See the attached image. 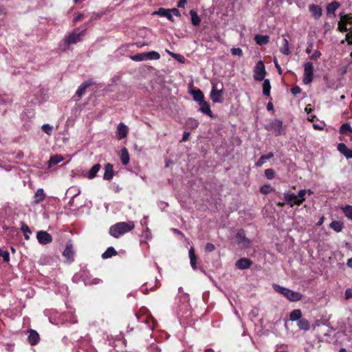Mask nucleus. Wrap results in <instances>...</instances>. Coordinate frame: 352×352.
<instances>
[{
  "instance_id": "f257e3e1",
  "label": "nucleus",
  "mask_w": 352,
  "mask_h": 352,
  "mask_svg": "<svg viewBox=\"0 0 352 352\" xmlns=\"http://www.w3.org/2000/svg\"><path fill=\"white\" fill-rule=\"evenodd\" d=\"M307 193L311 195L314 192L310 189H301L296 195L293 192L286 191L283 193L284 200L290 207L300 206L305 201V195Z\"/></svg>"
},
{
  "instance_id": "f03ea898",
  "label": "nucleus",
  "mask_w": 352,
  "mask_h": 352,
  "mask_svg": "<svg viewBox=\"0 0 352 352\" xmlns=\"http://www.w3.org/2000/svg\"><path fill=\"white\" fill-rule=\"evenodd\" d=\"M134 228L135 223L133 221L119 222L110 227L109 234L115 238H118L121 235L131 231Z\"/></svg>"
},
{
  "instance_id": "7ed1b4c3",
  "label": "nucleus",
  "mask_w": 352,
  "mask_h": 352,
  "mask_svg": "<svg viewBox=\"0 0 352 352\" xmlns=\"http://www.w3.org/2000/svg\"><path fill=\"white\" fill-rule=\"evenodd\" d=\"M273 288L276 292L284 296L289 301L296 302L302 299V295L300 292H294L277 284H274Z\"/></svg>"
},
{
  "instance_id": "20e7f679",
  "label": "nucleus",
  "mask_w": 352,
  "mask_h": 352,
  "mask_svg": "<svg viewBox=\"0 0 352 352\" xmlns=\"http://www.w3.org/2000/svg\"><path fill=\"white\" fill-rule=\"evenodd\" d=\"M78 28L74 29L72 32L69 33L67 36L65 37L64 42L67 49L69 48V45L81 42L82 41V37L86 34V28H85L80 32H78Z\"/></svg>"
},
{
  "instance_id": "39448f33",
  "label": "nucleus",
  "mask_w": 352,
  "mask_h": 352,
  "mask_svg": "<svg viewBox=\"0 0 352 352\" xmlns=\"http://www.w3.org/2000/svg\"><path fill=\"white\" fill-rule=\"evenodd\" d=\"M235 239L239 247L242 250L250 248L252 246V241L246 237L245 231L243 229L238 230Z\"/></svg>"
},
{
  "instance_id": "423d86ee",
  "label": "nucleus",
  "mask_w": 352,
  "mask_h": 352,
  "mask_svg": "<svg viewBox=\"0 0 352 352\" xmlns=\"http://www.w3.org/2000/svg\"><path fill=\"white\" fill-rule=\"evenodd\" d=\"M265 129L271 131L275 136L281 135L283 132V122L278 119H275Z\"/></svg>"
},
{
  "instance_id": "0eeeda50",
  "label": "nucleus",
  "mask_w": 352,
  "mask_h": 352,
  "mask_svg": "<svg viewBox=\"0 0 352 352\" xmlns=\"http://www.w3.org/2000/svg\"><path fill=\"white\" fill-rule=\"evenodd\" d=\"M314 76V65L311 62H307L304 65L303 82L305 85L311 83Z\"/></svg>"
},
{
  "instance_id": "6e6552de",
  "label": "nucleus",
  "mask_w": 352,
  "mask_h": 352,
  "mask_svg": "<svg viewBox=\"0 0 352 352\" xmlns=\"http://www.w3.org/2000/svg\"><path fill=\"white\" fill-rule=\"evenodd\" d=\"M63 257L69 263L74 261L75 251L72 240H69L65 245V248L62 253Z\"/></svg>"
},
{
  "instance_id": "1a4fd4ad",
  "label": "nucleus",
  "mask_w": 352,
  "mask_h": 352,
  "mask_svg": "<svg viewBox=\"0 0 352 352\" xmlns=\"http://www.w3.org/2000/svg\"><path fill=\"white\" fill-rule=\"evenodd\" d=\"M254 78L257 81H262L266 74L265 67L262 60L258 61L254 67Z\"/></svg>"
},
{
  "instance_id": "9d476101",
  "label": "nucleus",
  "mask_w": 352,
  "mask_h": 352,
  "mask_svg": "<svg viewBox=\"0 0 352 352\" xmlns=\"http://www.w3.org/2000/svg\"><path fill=\"white\" fill-rule=\"evenodd\" d=\"M36 238L38 243L41 245H47L52 241V236L46 231H38L36 233Z\"/></svg>"
},
{
  "instance_id": "9b49d317",
  "label": "nucleus",
  "mask_w": 352,
  "mask_h": 352,
  "mask_svg": "<svg viewBox=\"0 0 352 352\" xmlns=\"http://www.w3.org/2000/svg\"><path fill=\"white\" fill-rule=\"evenodd\" d=\"M253 262L248 258H241L236 262V267L239 270H246L250 268Z\"/></svg>"
},
{
  "instance_id": "f8f14e48",
  "label": "nucleus",
  "mask_w": 352,
  "mask_h": 352,
  "mask_svg": "<svg viewBox=\"0 0 352 352\" xmlns=\"http://www.w3.org/2000/svg\"><path fill=\"white\" fill-rule=\"evenodd\" d=\"M309 10L315 19H318L322 14V8L318 5L311 4L309 6Z\"/></svg>"
},
{
  "instance_id": "ddd939ff",
  "label": "nucleus",
  "mask_w": 352,
  "mask_h": 352,
  "mask_svg": "<svg viewBox=\"0 0 352 352\" xmlns=\"http://www.w3.org/2000/svg\"><path fill=\"white\" fill-rule=\"evenodd\" d=\"M28 332L29 336L28 337V340L29 343L32 346L37 344L40 341V336L38 332L34 329H30Z\"/></svg>"
},
{
  "instance_id": "4468645a",
  "label": "nucleus",
  "mask_w": 352,
  "mask_h": 352,
  "mask_svg": "<svg viewBox=\"0 0 352 352\" xmlns=\"http://www.w3.org/2000/svg\"><path fill=\"white\" fill-rule=\"evenodd\" d=\"M46 197L43 188H38L34 194V200L32 201L33 205H38L42 202Z\"/></svg>"
},
{
  "instance_id": "2eb2a0df",
  "label": "nucleus",
  "mask_w": 352,
  "mask_h": 352,
  "mask_svg": "<svg viewBox=\"0 0 352 352\" xmlns=\"http://www.w3.org/2000/svg\"><path fill=\"white\" fill-rule=\"evenodd\" d=\"M129 132L128 127L122 122L120 123L117 127L118 139L122 140L126 137Z\"/></svg>"
},
{
  "instance_id": "dca6fc26",
  "label": "nucleus",
  "mask_w": 352,
  "mask_h": 352,
  "mask_svg": "<svg viewBox=\"0 0 352 352\" xmlns=\"http://www.w3.org/2000/svg\"><path fill=\"white\" fill-rule=\"evenodd\" d=\"M114 176L113 166L110 163H107L104 166V173L103 179L104 180H111Z\"/></svg>"
},
{
  "instance_id": "f3484780",
  "label": "nucleus",
  "mask_w": 352,
  "mask_h": 352,
  "mask_svg": "<svg viewBox=\"0 0 352 352\" xmlns=\"http://www.w3.org/2000/svg\"><path fill=\"white\" fill-rule=\"evenodd\" d=\"M94 84V82L91 80H87L84 82L80 85V86L77 89L76 95L78 97L81 98L85 94L86 89Z\"/></svg>"
},
{
  "instance_id": "a211bd4d",
  "label": "nucleus",
  "mask_w": 352,
  "mask_h": 352,
  "mask_svg": "<svg viewBox=\"0 0 352 352\" xmlns=\"http://www.w3.org/2000/svg\"><path fill=\"white\" fill-rule=\"evenodd\" d=\"M210 97L213 102H221L222 100V90L217 89L216 86L213 85Z\"/></svg>"
},
{
  "instance_id": "6ab92c4d",
  "label": "nucleus",
  "mask_w": 352,
  "mask_h": 352,
  "mask_svg": "<svg viewBox=\"0 0 352 352\" xmlns=\"http://www.w3.org/2000/svg\"><path fill=\"white\" fill-rule=\"evenodd\" d=\"M338 150L347 159L352 158V149L349 148L345 144L340 143L338 145Z\"/></svg>"
},
{
  "instance_id": "aec40b11",
  "label": "nucleus",
  "mask_w": 352,
  "mask_h": 352,
  "mask_svg": "<svg viewBox=\"0 0 352 352\" xmlns=\"http://www.w3.org/2000/svg\"><path fill=\"white\" fill-rule=\"evenodd\" d=\"M340 6V3L338 1H334L327 6V16H330L333 14L334 16H336L335 12L336 10Z\"/></svg>"
},
{
  "instance_id": "412c9836",
  "label": "nucleus",
  "mask_w": 352,
  "mask_h": 352,
  "mask_svg": "<svg viewBox=\"0 0 352 352\" xmlns=\"http://www.w3.org/2000/svg\"><path fill=\"white\" fill-rule=\"evenodd\" d=\"M199 105H200V111L203 113L206 114V115L209 116L211 118L213 117L212 112V111L210 109V106L208 104V102H207L205 100H203L201 102H199Z\"/></svg>"
},
{
  "instance_id": "4be33fe9",
  "label": "nucleus",
  "mask_w": 352,
  "mask_h": 352,
  "mask_svg": "<svg viewBox=\"0 0 352 352\" xmlns=\"http://www.w3.org/2000/svg\"><path fill=\"white\" fill-rule=\"evenodd\" d=\"M120 160L123 165H127L129 163L130 157L127 148L124 147L121 149Z\"/></svg>"
},
{
  "instance_id": "5701e85b",
  "label": "nucleus",
  "mask_w": 352,
  "mask_h": 352,
  "mask_svg": "<svg viewBox=\"0 0 352 352\" xmlns=\"http://www.w3.org/2000/svg\"><path fill=\"white\" fill-rule=\"evenodd\" d=\"M100 168H101V166L100 164H94L91 168L89 171L88 172V173L87 175V177L89 179H94L96 176V175H97L98 172L100 170Z\"/></svg>"
},
{
  "instance_id": "b1692460",
  "label": "nucleus",
  "mask_w": 352,
  "mask_h": 352,
  "mask_svg": "<svg viewBox=\"0 0 352 352\" xmlns=\"http://www.w3.org/2000/svg\"><path fill=\"white\" fill-rule=\"evenodd\" d=\"M156 13L162 16L166 17L169 21H170L172 22L174 21V19H173L172 14L170 13V9L160 8Z\"/></svg>"
},
{
  "instance_id": "393cba45",
  "label": "nucleus",
  "mask_w": 352,
  "mask_h": 352,
  "mask_svg": "<svg viewBox=\"0 0 352 352\" xmlns=\"http://www.w3.org/2000/svg\"><path fill=\"white\" fill-rule=\"evenodd\" d=\"M254 40L258 45H264L269 43L270 36L267 35H256Z\"/></svg>"
},
{
  "instance_id": "a878e982",
  "label": "nucleus",
  "mask_w": 352,
  "mask_h": 352,
  "mask_svg": "<svg viewBox=\"0 0 352 352\" xmlns=\"http://www.w3.org/2000/svg\"><path fill=\"white\" fill-rule=\"evenodd\" d=\"M274 157V153L270 152L267 155H262L258 161L255 163L256 167H261L263 164L265 163L267 160L271 159Z\"/></svg>"
},
{
  "instance_id": "bb28decb",
  "label": "nucleus",
  "mask_w": 352,
  "mask_h": 352,
  "mask_svg": "<svg viewBox=\"0 0 352 352\" xmlns=\"http://www.w3.org/2000/svg\"><path fill=\"white\" fill-rule=\"evenodd\" d=\"M329 227L336 232H340L344 228V223L340 221H332L330 223Z\"/></svg>"
},
{
  "instance_id": "cd10ccee",
  "label": "nucleus",
  "mask_w": 352,
  "mask_h": 352,
  "mask_svg": "<svg viewBox=\"0 0 352 352\" xmlns=\"http://www.w3.org/2000/svg\"><path fill=\"white\" fill-rule=\"evenodd\" d=\"M63 160V157L60 155H54L50 157L48 161L49 167H52L58 164L59 162Z\"/></svg>"
},
{
  "instance_id": "c85d7f7f",
  "label": "nucleus",
  "mask_w": 352,
  "mask_h": 352,
  "mask_svg": "<svg viewBox=\"0 0 352 352\" xmlns=\"http://www.w3.org/2000/svg\"><path fill=\"white\" fill-rule=\"evenodd\" d=\"M142 322H145L151 329H154L157 324V320L151 316H146Z\"/></svg>"
},
{
  "instance_id": "c756f323",
  "label": "nucleus",
  "mask_w": 352,
  "mask_h": 352,
  "mask_svg": "<svg viewBox=\"0 0 352 352\" xmlns=\"http://www.w3.org/2000/svg\"><path fill=\"white\" fill-rule=\"evenodd\" d=\"M298 326L300 329L308 331L310 329V323L306 318H301L298 321Z\"/></svg>"
},
{
  "instance_id": "7c9ffc66",
  "label": "nucleus",
  "mask_w": 352,
  "mask_h": 352,
  "mask_svg": "<svg viewBox=\"0 0 352 352\" xmlns=\"http://www.w3.org/2000/svg\"><path fill=\"white\" fill-rule=\"evenodd\" d=\"M190 14L191 16L192 24L195 26H198L201 23V19L195 10H191L190 11Z\"/></svg>"
},
{
  "instance_id": "2f4dec72",
  "label": "nucleus",
  "mask_w": 352,
  "mask_h": 352,
  "mask_svg": "<svg viewBox=\"0 0 352 352\" xmlns=\"http://www.w3.org/2000/svg\"><path fill=\"white\" fill-rule=\"evenodd\" d=\"M192 96H193V99L197 101V102H201V101L204 100V94L203 92L200 90V89H196V90H193L192 91Z\"/></svg>"
},
{
  "instance_id": "473e14b6",
  "label": "nucleus",
  "mask_w": 352,
  "mask_h": 352,
  "mask_svg": "<svg viewBox=\"0 0 352 352\" xmlns=\"http://www.w3.org/2000/svg\"><path fill=\"white\" fill-rule=\"evenodd\" d=\"M116 250L113 247H109L107 250L102 254V258L104 259L109 258L113 256L117 255Z\"/></svg>"
},
{
  "instance_id": "72a5a7b5",
  "label": "nucleus",
  "mask_w": 352,
  "mask_h": 352,
  "mask_svg": "<svg viewBox=\"0 0 352 352\" xmlns=\"http://www.w3.org/2000/svg\"><path fill=\"white\" fill-rule=\"evenodd\" d=\"M189 257L190 260V265L194 270L197 269V256L195 254L193 248H191L189 250Z\"/></svg>"
},
{
  "instance_id": "f704fd0d",
  "label": "nucleus",
  "mask_w": 352,
  "mask_h": 352,
  "mask_svg": "<svg viewBox=\"0 0 352 352\" xmlns=\"http://www.w3.org/2000/svg\"><path fill=\"white\" fill-rule=\"evenodd\" d=\"M271 90L270 82L268 79H265L263 83V94L266 96H270Z\"/></svg>"
},
{
  "instance_id": "c9c22d12",
  "label": "nucleus",
  "mask_w": 352,
  "mask_h": 352,
  "mask_svg": "<svg viewBox=\"0 0 352 352\" xmlns=\"http://www.w3.org/2000/svg\"><path fill=\"white\" fill-rule=\"evenodd\" d=\"M340 132L342 134H352V128L350 126L349 123H344L341 125L340 128Z\"/></svg>"
},
{
  "instance_id": "e433bc0d",
  "label": "nucleus",
  "mask_w": 352,
  "mask_h": 352,
  "mask_svg": "<svg viewBox=\"0 0 352 352\" xmlns=\"http://www.w3.org/2000/svg\"><path fill=\"white\" fill-rule=\"evenodd\" d=\"M302 318V312L300 309L293 310L289 316V318L292 321L299 320Z\"/></svg>"
},
{
  "instance_id": "4c0bfd02",
  "label": "nucleus",
  "mask_w": 352,
  "mask_h": 352,
  "mask_svg": "<svg viewBox=\"0 0 352 352\" xmlns=\"http://www.w3.org/2000/svg\"><path fill=\"white\" fill-rule=\"evenodd\" d=\"M21 230L23 232L25 239L26 240H29L30 239L29 234H31L32 231L30 230L27 224H25V223L21 222Z\"/></svg>"
},
{
  "instance_id": "58836bf2",
  "label": "nucleus",
  "mask_w": 352,
  "mask_h": 352,
  "mask_svg": "<svg viewBox=\"0 0 352 352\" xmlns=\"http://www.w3.org/2000/svg\"><path fill=\"white\" fill-rule=\"evenodd\" d=\"M283 45L280 48V51L285 55L290 54L291 52L289 47V42L286 38L283 39Z\"/></svg>"
},
{
  "instance_id": "ea45409f",
  "label": "nucleus",
  "mask_w": 352,
  "mask_h": 352,
  "mask_svg": "<svg viewBox=\"0 0 352 352\" xmlns=\"http://www.w3.org/2000/svg\"><path fill=\"white\" fill-rule=\"evenodd\" d=\"M146 60H158L160 58V54L155 51L146 52Z\"/></svg>"
},
{
  "instance_id": "a19ab883",
  "label": "nucleus",
  "mask_w": 352,
  "mask_h": 352,
  "mask_svg": "<svg viewBox=\"0 0 352 352\" xmlns=\"http://www.w3.org/2000/svg\"><path fill=\"white\" fill-rule=\"evenodd\" d=\"M130 58L132 60L137 61V62L146 60V52L139 53V54H136L135 55H132L130 56Z\"/></svg>"
},
{
  "instance_id": "79ce46f5",
  "label": "nucleus",
  "mask_w": 352,
  "mask_h": 352,
  "mask_svg": "<svg viewBox=\"0 0 352 352\" xmlns=\"http://www.w3.org/2000/svg\"><path fill=\"white\" fill-rule=\"evenodd\" d=\"M275 189L269 184H265L260 188V192L263 195H268L272 192H274Z\"/></svg>"
},
{
  "instance_id": "37998d69",
  "label": "nucleus",
  "mask_w": 352,
  "mask_h": 352,
  "mask_svg": "<svg viewBox=\"0 0 352 352\" xmlns=\"http://www.w3.org/2000/svg\"><path fill=\"white\" fill-rule=\"evenodd\" d=\"M342 210L343 212L344 213L345 216L352 220V206L346 205L344 207L342 208Z\"/></svg>"
},
{
  "instance_id": "c03bdc74",
  "label": "nucleus",
  "mask_w": 352,
  "mask_h": 352,
  "mask_svg": "<svg viewBox=\"0 0 352 352\" xmlns=\"http://www.w3.org/2000/svg\"><path fill=\"white\" fill-rule=\"evenodd\" d=\"M0 257H2L3 261L6 263H8L10 261V254L8 251L0 249Z\"/></svg>"
},
{
  "instance_id": "a18cd8bd",
  "label": "nucleus",
  "mask_w": 352,
  "mask_h": 352,
  "mask_svg": "<svg viewBox=\"0 0 352 352\" xmlns=\"http://www.w3.org/2000/svg\"><path fill=\"white\" fill-rule=\"evenodd\" d=\"M265 175L268 179H272L275 177V171L273 168H267L265 170Z\"/></svg>"
},
{
  "instance_id": "49530a36",
  "label": "nucleus",
  "mask_w": 352,
  "mask_h": 352,
  "mask_svg": "<svg viewBox=\"0 0 352 352\" xmlns=\"http://www.w3.org/2000/svg\"><path fill=\"white\" fill-rule=\"evenodd\" d=\"M338 30L341 32H345L348 31L346 23L343 22V20H340L338 24Z\"/></svg>"
},
{
  "instance_id": "de8ad7c7",
  "label": "nucleus",
  "mask_w": 352,
  "mask_h": 352,
  "mask_svg": "<svg viewBox=\"0 0 352 352\" xmlns=\"http://www.w3.org/2000/svg\"><path fill=\"white\" fill-rule=\"evenodd\" d=\"M41 129L43 132H45L46 134H47L49 135H50L52 134V129H53L52 126L48 124H43L42 126Z\"/></svg>"
},
{
  "instance_id": "09e8293b",
  "label": "nucleus",
  "mask_w": 352,
  "mask_h": 352,
  "mask_svg": "<svg viewBox=\"0 0 352 352\" xmlns=\"http://www.w3.org/2000/svg\"><path fill=\"white\" fill-rule=\"evenodd\" d=\"M340 20H343V22L346 24L351 23H352V16H351V14L341 15Z\"/></svg>"
},
{
  "instance_id": "8fccbe9b",
  "label": "nucleus",
  "mask_w": 352,
  "mask_h": 352,
  "mask_svg": "<svg viewBox=\"0 0 352 352\" xmlns=\"http://www.w3.org/2000/svg\"><path fill=\"white\" fill-rule=\"evenodd\" d=\"M231 53L233 56H241L243 55V51L241 48L239 47H237V48H235V47H233L231 49Z\"/></svg>"
},
{
  "instance_id": "3c124183",
  "label": "nucleus",
  "mask_w": 352,
  "mask_h": 352,
  "mask_svg": "<svg viewBox=\"0 0 352 352\" xmlns=\"http://www.w3.org/2000/svg\"><path fill=\"white\" fill-rule=\"evenodd\" d=\"M215 250V246L211 243H207L205 246V250L207 252H211Z\"/></svg>"
},
{
  "instance_id": "603ef678",
  "label": "nucleus",
  "mask_w": 352,
  "mask_h": 352,
  "mask_svg": "<svg viewBox=\"0 0 352 352\" xmlns=\"http://www.w3.org/2000/svg\"><path fill=\"white\" fill-rule=\"evenodd\" d=\"M103 15V13H93L90 18V21L100 19Z\"/></svg>"
},
{
  "instance_id": "864d4df0",
  "label": "nucleus",
  "mask_w": 352,
  "mask_h": 352,
  "mask_svg": "<svg viewBox=\"0 0 352 352\" xmlns=\"http://www.w3.org/2000/svg\"><path fill=\"white\" fill-rule=\"evenodd\" d=\"M102 283V280L98 278H94L90 280V282L88 283L90 285H98Z\"/></svg>"
},
{
  "instance_id": "5fc2aeb1",
  "label": "nucleus",
  "mask_w": 352,
  "mask_h": 352,
  "mask_svg": "<svg viewBox=\"0 0 352 352\" xmlns=\"http://www.w3.org/2000/svg\"><path fill=\"white\" fill-rule=\"evenodd\" d=\"M274 63L275 67L276 68V69H277V71H278V74H279L280 75H281V74H282V73H283V71H282V69H281V67H280V65L278 64V60H277V59H276V58H274Z\"/></svg>"
},
{
  "instance_id": "6e6d98bb",
  "label": "nucleus",
  "mask_w": 352,
  "mask_h": 352,
  "mask_svg": "<svg viewBox=\"0 0 352 352\" xmlns=\"http://www.w3.org/2000/svg\"><path fill=\"white\" fill-rule=\"evenodd\" d=\"M345 39L348 42V45H352V31L346 34Z\"/></svg>"
},
{
  "instance_id": "4d7b16f0",
  "label": "nucleus",
  "mask_w": 352,
  "mask_h": 352,
  "mask_svg": "<svg viewBox=\"0 0 352 352\" xmlns=\"http://www.w3.org/2000/svg\"><path fill=\"white\" fill-rule=\"evenodd\" d=\"M321 56V53L316 50L311 56V58L313 60H317Z\"/></svg>"
},
{
  "instance_id": "13d9d810",
  "label": "nucleus",
  "mask_w": 352,
  "mask_h": 352,
  "mask_svg": "<svg viewBox=\"0 0 352 352\" xmlns=\"http://www.w3.org/2000/svg\"><path fill=\"white\" fill-rule=\"evenodd\" d=\"M85 15L83 14H78L76 16H75L73 19V22L76 23V22L82 20L83 18H85Z\"/></svg>"
},
{
  "instance_id": "bf43d9fd",
  "label": "nucleus",
  "mask_w": 352,
  "mask_h": 352,
  "mask_svg": "<svg viewBox=\"0 0 352 352\" xmlns=\"http://www.w3.org/2000/svg\"><path fill=\"white\" fill-rule=\"evenodd\" d=\"M291 91L294 95H296L301 91V89L298 86H295L291 89Z\"/></svg>"
},
{
  "instance_id": "052dcab7",
  "label": "nucleus",
  "mask_w": 352,
  "mask_h": 352,
  "mask_svg": "<svg viewBox=\"0 0 352 352\" xmlns=\"http://www.w3.org/2000/svg\"><path fill=\"white\" fill-rule=\"evenodd\" d=\"M314 43L312 41L307 43V47L306 49V52L309 54L311 52L312 48H313Z\"/></svg>"
},
{
  "instance_id": "680f3d73",
  "label": "nucleus",
  "mask_w": 352,
  "mask_h": 352,
  "mask_svg": "<svg viewBox=\"0 0 352 352\" xmlns=\"http://www.w3.org/2000/svg\"><path fill=\"white\" fill-rule=\"evenodd\" d=\"M170 13L176 16H181V14L177 8H172L170 10Z\"/></svg>"
},
{
  "instance_id": "e2e57ef3",
  "label": "nucleus",
  "mask_w": 352,
  "mask_h": 352,
  "mask_svg": "<svg viewBox=\"0 0 352 352\" xmlns=\"http://www.w3.org/2000/svg\"><path fill=\"white\" fill-rule=\"evenodd\" d=\"M345 298L346 299H349L350 298L352 297V292L350 289H347L346 291H345Z\"/></svg>"
},
{
  "instance_id": "0e129e2a",
  "label": "nucleus",
  "mask_w": 352,
  "mask_h": 352,
  "mask_svg": "<svg viewBox=\"0 0 352 352\" xmlns=\"http://www.w3.org/2000/svg\"><path fill=\"white\" fill-rule=\"evenodd\" d=\"M187 0H179L177 3L178 8H184L186 4Z\"/></svg>"
},
{
  "instance_id": "69168bd1",
  "label": "nucleus",
  "mask_w": 352,
  "mask_h": 352,
  "mask_svg": "<svg viewBox=\"0 0 352 352\" xmlns=\"http://www.w3.org/2000/svg\"><path fill=\"white\" fill-rule=\"evenodd\" d=\"M189 136H190V133L189 132H184V134H183L182 142L187 141L188 140V138H189Z\"/></svg>"
},
{
  "instance_id": "338daca9",
  "label": "nucleus",
  "mask_w": 352,
  "mask_h": 352,
  "mask_svg": "<svg viewBox=\"0 0 352 352\" xmlns=\"http://www.w3.org/2000/svg\"><path fill=\"white\" fill-rule=\"evenodd\" d=\"M7 10L4 6H0V15H6Z\"/></svg>"
},
{
  "instance_id": "774afa93",
  "label": "nucleus",
  "mask_w": 352,
  "mask_h": 352,
  "mask_svg": "<svg viewBox=\"0 0 352 352\" xmlns=\"http://www.w3.org/2000/svg\"><path fill=\"white\" fill-rule=\"evenodd\" d=\"M267 109L268 111H272L274 109V106H273V104L272 102H268L267 105Z\"/></svg>"
}]
</instances>
